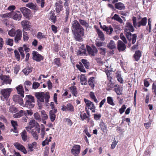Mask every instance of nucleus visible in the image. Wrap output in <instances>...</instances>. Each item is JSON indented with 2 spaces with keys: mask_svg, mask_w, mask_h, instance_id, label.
Masks as SVG:
<instances>
[{
  "mask_svg": "<svg viewBox=\"0 0 156 156\" xmlns=\"http://www.w3.org/2000/svg\"><path fill=\"white\" fill-rule=\"evenodd\" d=\"M63 2L61 0L57 1L55 3V10L57 13H59L63 10Z\"/></svg>",
  "mask_w": 156,
  "mask_h": 156,
  "instance_id": "obj_16",
  "label": "nucleus"
},
{
  "mask_svg": "<svg viewBox=\"0 0 156 156\" xmlns=\"http://www.w3.org/2000/svg\"><path fill=\"white\" fill-rule=\"evenodd\" d=\"M151 18L148 19V26L146 27V30L149 33L151 32Z\"/></svg>",
  "mask_w": 156,
  "mask_h": 156,
  "instance_id": "obj_41",
  "label": "nucleus"
},
{
  "mask_svg": "<svg viewBox=\"0 0 156 156\" xmlns=\"http://www.w3.org/2000/svg\"><path fill=\"white\" fill-rule=\"evenodd\" d=\"M11 92V89L6 88L2 89L1 91V93L5 100H7Z\"/></svg>",
  "mask_w": 156,
  "mask_h": 156,
  "instance_id": "obj_15",
  "label": "nucleus"
},
{
  "mask_svg": "<svg viewBox=\"0 0 156 156\" xmlns=\"http://www.w3.org/2000/svg\"><path fill=\"white\" fill-rule=\"evenodd\" d=\"M89 55L92 56H94L95 54H96L98 52V50L96 47L93 45H92L91 47L88 45L86 46Z\"/></svg>",
  "mask_w": 156,
  "mask_h": 156,
  "instance_id": "obj_7",
  "label": "nucleus"
},
{
  "mask_svg": "<svg viewBox=\"0 0 156 156\" xmlns=\"http://www.w3.org/2000/svg\"><path fill=\"white\" fill-rule=\"evenodd\" d=\"M20 9L25 17L27 18L29 16L30 12L29 9L26 7H22Z\"/></svg>",
  "mask_w": 156,
  "mask_h": 156,
  "instance_id": "obj_23",
  "label": "nucleus"
},
{
  "mask_svg": "<svg viewBox=\"0 0 156 156\" xmlns=\"http://www.w3.org/2000/svg\"><path fill=\"white\" fill-rule=\"evenodd\" d=\"M19 52V51L17 50H15L14 51L15 57L18 61H19L20 59V55Z\"/></svg>",
  "mask_w": 156,
  "mask_h": 156,
  "instance_id": "obj_54",
  "label": "nucleus"
},
{
  "mask_svg": "<svg viewBox=\"0 0 156 156\" xmlns=\"http://www.w3.org/2000/svg\"><path fill=\"white\" fill-rule=\"evenodd\" d=\"M89 95L90 98L93 100L96 103L98 102V100L97 99L94 93L92 92H90Z\"/></svg>",
  "mask_w": 156,
  "mask_h": 156,
  "instance_id": "obj_57",
  "label": "nucleus"
},
{
  "mask_svg": "<svg viewBox=\"0 0 156 156\" xmlns=\"http://www.w3.org/2000/svg\"><path fill=\"white\" fill-rule=\"evenodd\" d=\"M81 150L80 146L79 145L75 144L71 150V152L74 156L79 155Z\"/></svg>",
  "mask_w": 156,
  "mask_h": 156,
  "instance_id": "obj_8",
  "label": "nucleus"
},
{
  "mask_svg": "<svg viewBox=\"0 0 156 156\" xmlns=\"http://www.w3.org/2000/svg\"><path fill=\"white\" fill-rule=\"evenodd\" d=\"M95 45L98 47H100L101 46H103L105 45V43L100 41L98 39H97L95 41Z\"/></svg>",
  "mask_w": 156,
  "mask_h": 156,
  "instance_id": "obj_45",
  "label": "nucleus"
},
{
  "mask_svg": "<svg viewBox=\"0 0 156 156\" xmlns=\"http://www.w3.org/2000/svg\"><path fill=\"white\" fill-rule=\"evenodd\" d=\"M81 62L84 66L86 68H89V67L90 66V63L87 60L85 59H82L81 60Z\"/></svg>",
  "mask_w": 156,
  "mask_h": 156,
  "instance_id": "obj_47",
  "label": "nucleus"
},
{
  "mask_svg": "<svg viewBox=\"0 0 156 156\" xmlns=\"http://www.w3.org/2000/svg\"><path fill=\"white\" fill-rule=\"evenodd\" d=\"M15 147L19 150L23 152L24 154H26L27 151L25 147L22 144L18 142L15 143L14 144Z\"/></svg>",
  "mask_w": 156,
  "mask_h": 156,
  "instance_id": "obj_19",
  "label": "nucleus"
},
{
  "mask_svg": "<svg viewBox=\"0 0 156 156\" xmlns=\"http://www.w3.org/2000/svg\"><path fill=\"white\" fill-rule=\"evenodd\" d=\"M11 12L0 15V17L2 18H10L11 17Z\"/></svg>",
  "mask_w": 156,
  "mask_h": 156,
  "instance_id": "obj_58",
  "label": "nucleus"
},
{
  "mask_svg": "<svg viewBox=\"0 0 156 156\" xmlns=\"http://www.w3.org/2000/svg\"><path fill=\"white\" fill-rule=\"evenodd\" d=\"M41 119L47 120L48 119V116L44 111H41Z\"/></svg>",
  "mask_w": 156,
  "mask_h": 156,
  "instance_id": "obj_52",
  "label": "nucleus"
},
{
  "mask_svg": "<svg viewBox=\"0 0 156 156\" xmlns=\"http://www.w3.org/2000/svg\"><path fill=\"white\" fill-rule=\"evenodd\" d=\"M115 88L114 89V91L118 95H121L122 93H121L122 90H121L120 87L119 86H118L117 85H115L114 86Z\"/></svg>",
  "mask_w": 156,
  "mask_h": 156,
  "instance_id": "obj_44",
  "label": "nucleus"
},
{
  "mask_svg": "<svg viewBox=\"0 0 156 156\" xmlns=\"http://www.w3.org/2000/svg\"><path fill=\"white\" fill-rule=\"evenodd\" d=\"M26 6L27 7L30 8V9H35L36 7L34 3L32 2L29 3L27 4L26 5Z\"/></svg>",
  "mask_w": 156,
  "mask_h": 156,
  "instance_id": "obj_63",
  "label": "nucleus"
},
{
  "mask_svg": "<svg viewBox=\"0 0 156 156\" xmlns=\"http://www.w3.org/2000/svg\"><path fill=\"white\" fill-rule=\"evenodd\" d=\"M72 31L74 34V38L77 41H80L82 37L84 36V29L77 20L72 22Z\"/></svg>",
  "mask_w": 156,
  "mask_h": 156,
  "instance_id": "obj_1",
  "label": "nucleus"
},
{
  "mask_svg": "<svg viewBox=\"0 0 156 156\" xmlns=\"http://www.w3.org/2000/svg\"><path fill=\"white\" fill-rule=\"evenodd\" d=\"M133 27L131 23L127 22L124 28V34L129 42L132 41V44H134L136 42L137 37L136 34H132L131 33V32H133L134 30Z\"/></svg>",
  "mask_w": 156,
  "mask_h": 156,
  "instance_id": "obj_2",
  "label": "nucleus"
},
{
  "mask_svg": "<svg viewBox=\"0 0 156 156\" xmlns=\"http://www.w3.org/2000/svg\"><path fill=\"white\" fill-rule=\"evenodd\" d=\"M116 76L117 80L120 83H123V80L121 77V74L119 73H116Z\"/></svg>",
  "mask_w": 156,
  "mask_h": 156,
  "instance_id": "obj_50",
  "label": "nucleus"
},
{
  "mask_svg": "<svg viewBox=\"0 0 156 156\" xmlns=\"http://www.w3.org/2000/svg\"><path fill=\"white\" fill-rule=\"evenodd\" d=\"M32 83L28 80L26 81L24 83V86L26 91H28L29 89L31 88Z\"/></svg>",
  "mask_w": 156,
  "mask_h": 156,
  "instance_id": "obj_28",
  "label": "nucleus"
},
{
  "mask_svg": "<svg viewBox=\"0 0 156 156\" xmlns=\"http://www.w3.org/2000/svg\"><path fill=\"white\" fill-rule=\"evenodd\" d=\"M80 117L82 121H84L85 119H87V121L88 122L90 121V117L87 115L86 113L82 114L81 112Z\"/></svg>",
  "mask_w": 156,
  "mask_h": 156,
  "instance_id": "obj_39",
  "label": "nucleus"
},
{
  "mask_svg": "<svg viewBox=\"0 0 156 156\" xmlns=\"http://www.w3.org/2000/svg\"><path fill=\"white\" fill-rule=\"evenodd\" d=\"M95 77H91L89 78L88 80V83L92 89H94V86L95 84L96 83V82L94 80Z\"/></svg>",
  "mask_w": 156,
  "mask_h": 156,
  "instance_id": "obj_26",
  "label": "nucleus"
},
{
  "mask_svg": "<svg viewBox=\"0 0 156 156\" xmlns=\"http://www.w3.org/2000/svg\"><path fill=\"white\" fill-rule=\"evenodd\" d=\"M112 19L118 21L120 23H123V20L117 14H115Z\"/></svg>",
  "mask_w": 156,
  "mask_h": 156,
  "instance_id": "obj_43",
  "label": "nucleus"
},
{
  "mask_svg": "<svg viewBox=\"0 0 156 156\" xmlns=\"http://www.w3.org/2000/svg\"><path fill=\"white\" fill-rule=\"evenodd\" d=\"M107 47L109 49L112 50L115 49L116 48V45L114 42L112 40L107 45Z\"/></svg>",
  "mask_w": 156,
  "mask_h": 156,
  "instance_id": "obj_38",
  "label": "nucleus"
},
{
  "mask_svg": "<svg viewBox=\"0 0 156 156\" xmlns=\"http://www.w3.org/2000/svg\"><path fill=\"white\" fill-rule=\"evenodd\" d=\"M23 40L24 41H27L28 40L29 37L27 32L23 31Z\"/></svg>",
  "mask_w": 156,
  "mask_h": 156,
  "instance_id": "obj_60",
  "label": "nucleus"
},
{
  "mask_svg": "<svg viewBox=\"0 0 156 156\" xmlns=\"http://www.w3.org/2000/svg\"><path fill=\"white\" fill-rule=\"evenodd\" d=\"M50 106H51V110H52V112H55V113L57 112V110L55 106V104L54 102H51Z\"/></svg>",
  "mask_w": 156,
  "mask_h": 156,
  "instance_id": "obj_61",
  "label": "nucleus"
},
{
  "mask_svg": "<svg viewBox=\"0 0 156 156\" xmlns=\"http://www.w3.org/2000/svg\"><path fill=\"white\" fill-rule=\"evenodd\" d=\"M70 91L72 93L73 95L75 97H77L78 96V91L76 87L75 86H71L69 88Z\"/></svg>",
  "mask_w": 156,
  "mask_h": 156,
  "instance_id": "obj_24",
  "label": "nucleus"
},
{
  "mask_svg": "<svg viewBox=\"0 0 156 156\" xmlns=\"http://www.w3.org/2000/svg\"><path fill=\"white\" fill-rule=\"evenodd\" d=\"M25 99L26 100L25 104V107L29 108H33L34 105V98L32 95H27Z\"/></svg>",
  "mask_w": 156,
  "mask_h": 156,
  "instance_id": "obj_5",
  "label": "nucleus"
},
{
  "mask_svg": "<svg viewBox=\"0 0 156 156\" xmlns=\"http://www.w3.org/2000/svg\"><path fill=\"white\" fill-rule=\"evenodd\" d=\"M56 113H55V112H53L52 110H50L49 111L50 118L51 122H53L55 121L56 118L55 114Z\"/></svg>",
  "mask_w": 156,
  "mask_h": 156,
  "instance_id": "obj_42",
  "label": "nucleus"
},
{
  "mask_svg": "<svg viewBox=\"0 0 156 156\" xmlns=\"http://www.w3.org/2000/svg\"><path fill=\"white\" fill-rule=\"evenodd\" d=\"M99 126L101 130L103 132H105L108 130L107 125L102 121L100 122Z\"/></svg>",
  "mask_w": 156,
  "mask_h": 156,
  "instance_id": "obj_32",
  "label": "nucleus"
},
{
  "mask_svg": "<svg viewBox=\"0 0 156 156\" xmlns=\"http://www.w3.org/2000/svg\"><path fill=\"white\" fill-rule=\"evenodd\" d=\"M37 37L38 39H41L43 38H47V36L43 35V34L41 32H38L37 35Z\"/></svg>",
  "mask_w": 156,
  "mask_h": 156,
  "instance_id": "obj_51",
  "label": "nucleus"
},
{
  "mask_svg": "<svg viewBox=\"0 0 156 156\" xmlns=\"http://www.w3.org/2000/svg\"><path fill=\"white\" fill-rule=\"evenodd\" d=\"M141 55V53L140 51L137 50L136 51L134 55V57L135 60L138 61L140 59Z\"/></svg>",
  "mask_w": 156,
  "mask_h": 156,
  "instance_id": "obj_36",
  "label": "nucleus"
},
{
  "mask_svg": "<svg viewBox=\"0 0 156 156\" xmlns=\"http://www.w3.org/2000/svg\"><path fill=\"white\" fill-rule=\"evenodd\" d=\"M114 6L115 8L119 10H124L125 9L124 4L121 2L115 3L114 5Z\"/></svg>",
  "mask_w": 156,
  "mask_h": 156,
  "instance_id": "obj_25",
  "label": "nucleus"
},
{
  "mask_svg": "<svg viewBox=\"0 0 156 156\" xmlns=\"http://www.w3.org/2000/svg\"><path fill=\"white\" fill-rule=\"evenodd\" d=\"M50 14V19L52 22L54 23H55L56 20V17L55 15V14L54 13H52L51 12V13Z\"/></svg>",
  "mask_w": 156,
  "mask_h": 156,
  "instance_id": "obj_59",
  "label": "nucleus"
},
{
  "mask_svg": "<svg viewBox=\"0 0 156 156\" xmlns=\"http://www.w3.org/2000/svg\"><path fill=\"white\" fill-rule=\"evenodd\" d=\"M30 127L32 128H34V129H37L38 132L40 130V126L39 124L34 119L31 120L29 123Z\"/></svg>",
  "mask_w": 156,
  "mask_h": 156,
  "instance_id": "obj_17",
  "label": "nucleus"
},
{
  "mask_svg": "<svg viewBox=\"0 0 156 156\" xmlns=\"http://www.w3.org/2000/svg\"><path fill=\"white\" fill-rule=\"evenodd\" d=\"M96 32L98 35V37L102 41H104L105 40L104 35L103 33L99 28L96 29Z\"/></svg>",
  "mask_w": 156,
  "mask_h": 156,
  "instance_id": "obj_31",
  "label": "nucleus"
},
{
  "mask_svg": "<svg viewBox=\"0 0 156 156\" xmlns=\"http://www.w3.org/2000/svg\"><path fill=\"white\" fill-rule=\"evenodd\" d=\"M140 18L138 19V21L137 23V19L136 17L133 16L132 17L133 25L134 27L136 28L140 27L141 26H145L147 23V18L146 17L141 18L139 16Z\"/></svg>",
  "mask_w": 156,
  "mask_h": 156,
  "instance_id": "obj_3",
  "label": "nucleus"
},
{
  "mask_svg": "<svg viewBox=\"0 0 156 156\" xmlns=\"http://www.w3.org/2000/svg\"><path fill=\"white\" fill-rule=\"evenodd\" d=\"M100 54L103 56L105 55L106 53V49L105 48H98Z\"/></svg>",
  "mask_w": 156,
  "mask_h": 156,
  "instance_id": "obj_62",
  "label": "nucleus"
},
{
  "mask_svg": "<svg viewBox=\"0 0 156 156\" xmlns=\"http://www.w3.org/2000/svg\"><path fill=\"white\" fill-rule=\"evenodd\" d=\"M22 139L23 141L25 142L27 140L28 136L26 131L24 130L21 133Z\"/></svg>",
  "mask_w": 156,
  "mask_h": 156,
  "instance_id": "obj_37",
  "label": "nucleus"
},
{
  "mask_svg": "<svg viewBox=\"0 0 156 156\" xmlns=\"http://www.w3.org/2000/svg\"><path fill=\"white\" fill-rule=\"evenodd\" d=\"M13 40L10 38H7L5 40V43L10 46H12L13 44Z\"/></svg>",
  "mask_w": 156,
  "mask_h": 156,
  "instance_id": "obj_49",
  "label": "nucleus"
},
{
  "mask_svg": "<svg viewBox=\"0 0 156 156\" xmlns=\"http://www.w3.org/2000/svg\"><path fill=\"white\" fill-rule=\"evenodd\" d=\"M53 64L57 67H61L62 65V63L61 62L60 59L59 58H56L53 60Z\"/></svg>",
  "mask_w": 156,
  "mask_h": 156,
  "instance_id": "obj_34",
  "label": "nucleus"
},
{
  "mask_svg": "<svg viewBox=\"0 0 156 156\" xmlns=\"http://www.w3.org/2000/svg\"><path fill=\"white\" fill-rule=\"evenodd\" d=\"M36 129H32V130L31 134L33 138L35 140H37L38 138V134L39 133L40 131L38 132V131Z\"/></svg>",
  "mask_w": 156,
  "mask_h": 156,
  "instance_id": "obj_33",
  "label": "nucleus"
},
{
  "mask_svg": "<svg viewBox=\"0 0 156 156\" xmlns=\"http://www.w3.org/2000/svg\"><path fill=\"white\" fill-rule=\"evenodd\" d=\"M11 18L15 20L20 21L21 20L22 16L20 11H16L11 12Z\"/></svg>",
  "mask_w": 156,
  "mask_h": 156,
  "instance_id": "obj_10",
  "label": "nucleus"
},
{
  "mask_svg": "<svg viewBox=\"0 0 156 156\" xmlns=\"http://www.w3.org/2000/svg\"><path fill=\"white\" fill-rule=\"evenodd\" d=\"M16 89L18 94H20L21 97H23L24 96V90L22 86L20 85L16 87Z\"/></svg>",
  "mask_w": 156,
  "mask_h": 156,
  "instance_id": "obj_30",
  "label": "nucleus"
},
{
  "mask_svg": "<svg viewBox=\"0 0 156 156\" xmlns=\"http://www.w3.org/2000/svg\"><path fill=\"white\" fill-rule=\"evenodd\" d=\"M16 34V30L14 28H12L8 32V34L11 37H15Z\"/></svg>",
  "mask_w": 156,
  "mask_h": 156,
  "instance_id": "obj_46",
  "label": "nucleus"
},
{
  "mask_svg": "<svg viewBox=\"0 0 156 156\" xmlns=\"http://www.w3.org/2000/svg\"><path fill=\"white\" fill-rule=\"evenodd\" d=\"M114 83L112 81L108 82L107 84V90H109L114 87Z\"/></svg>",
  "mask_w": 156,
  "mask_h": 156,
  "instance_id": "obj_55",
  "label": "nucleus"
},
{
  "mask_svg": "<svg viewBox=\"0 0 156 156\" xmlns=\"http://www.w3.org/2000/svg\"><path fill=\"white\" fill-rule=\"evenodd\" d=\"M62 110L63 111H67L70 112H73L74 111V107L71 103H68L66 105L62 106Z\"/></svg>",
  "mask_w": 156,
  "mask_h": 156,
  "instance_id": "obj_14",
  "label": "nucleus"
},
{
  "mask_svg": "<svg viewBox=\"0 0 156 156\" xmlns=\"http://www.w3.org/2000/svg\"><path fill=\"white\" fill-rule=\"evenodd\" d=\"M64 1H65L64 3V5L65 9L66 15L65 19V22H66L68 20L70 12V7L69 6V3L70 2V0H64Z\"/></svg>",
  "mask_w": 156,
  "mask_h": 156,
  "instance_id": "obj_6",
  "label": "nucleus"
},
{
  "mask_svg": "<svg viewBox=\"0 0 156 156\" xmlns=\"http://www.w3.org/2000/svg\"><path fill=\"white\" fill-rule=\"evenodd\" d=\"M32 71V69H23L22 70V71L26 75H27L29 73L31 72Z\"/></svg>",
  "mask_w": 156,
  "mask_h": 156,
  "instance_id": "obj_64",
  "label": "nucleus"
},
{
  "mask_svg": "<svg viewBox=\"0 0 156 156\" xmlns=\"http://www.w3.org/2000/svg\"><path fill=\"white\" fill-rule=\"evenodd\" d=\"M33 59L37 62L43 60L44 59L43 56L39 54L36 51H33L32 53Z\"/></svg>",
  "mask_w": 156,
  "mask_h": 156,
  "instance_id": "obj_13",
  "label": "nucleus"
},
{
  "mask_svg": "<svg viewBox=\"0 0 156 156\" xmlns=\"http://www.w3.org/2000/svg\"><path fill=\"white\" fill-rule=\"evenodd\" d=\"M80 24L84 26L86 29H87L89 27V23L87 22L84 20L79 19V20Z\"/></svg>",
  "mask_w": 156,
  "mask_h": 156,
  "instance_id": "obj_35",
  "label": "nucleus"
},
{
  "mask_svg": "<svg viewBox=\"0 0 156 156\" xmlns=\"http://www.w3.org/2000/svg\"><path fill=\"white\" fill-rule=\"evenodd\" d=\"M24 113L23 110H20L19 112L13 115V117L16 118H18L23 115Z\"/></svg>",
  "mask_w": 156,
  "mask_h": 156,
  "instance_id": "obj_48",
  "label": "nucleus"
},
{
  "mask_svg": "<svg viewBox=\"0 0 156 156\" xmlns=\"http://www.w3.org/2000/svg\"><path fill=\"white\" fill-rule=\"evenodd\" d=\"M16 34L14 38L15 43H18L19 41L21 40L22 37V32L21 30L18 29L16 30Z\"/></svg>",
  "mask_w": 156,
  "mask_h": 156,
  "instance_id": "obj_20",
  "label": "nucleus"
},
{
  "mask_svg": "<svg viewBox=\"0 0 156 156\" xmlns=\"http://www.w3.org/2000/svg\"><path fill=\"white\" fill-rule=\"evenodd\" d=\"M126 48L125 44L122 41L119 40L118 41L117 48L119 51H124Z\"/></svg>",
  "mask_w": 156,
  "mask_h": 156,
  "instance_id": "obj_22",
  "label": "nucleus"
},
{
  "mask_svg": "<svg viewBox=\"0 0 156 156\" xmlns=\"http://www.w3.org/2000/svg\"><path fill=\"white\" fill-rule=\"evenodd\" d=\"M107 103L109 105L112 106H114L115 105V104L113 102V100L112 97H108L107 98Z\"/></svg>",
  "mask_w": 156,
  "mask_h": 156,
  "instance_id": "obj_53",
  "label": "nucleus"
},
{
  "mask_svg": "<svg viewBox=\"0 0 156 156\" xmlns=\"http://www.w3.org/2000/svg\"><path fill=\"white\" fill-rule=\"evenodd\" d=\"M100 27L104 31H105L107 34L109 35H111L113 31V29L111 26H107L105 25L102 26L101 25Z\"/></svg>",
  "mask_w": 156,
  "mask_h": 156,
  "instance_id": "obj_18",
  "label": "nucleus"
},
{
  "mask_svg": "<svg viewBox=\"0 0 156 156\" xmlns=\"http://www.w3.org/2000/svg\"><path fill=\"white\" fill-rule=\"evenodd\" d=\"M21 24L23 29V31L24 30H29L31 27V23L28 20H23L21 22Z\"/></svg>",
  "mask_w": 156,
  "mask_h": 156,
  "instance_id": "obj_12",
  "label": "nucleus"
},
{
  "mask_svg": "<svg viewBox=\"0 0 156 156\" xmlns=\"http://www.w3.org/2000/svg\"><path fill=\"white\" fill-rule=\"evenodd\" d=\"M34 119L38 122H41V116L39 114L38 112L35 113L34 115Z\"/></svg>",
  "mask_w": 156,
  "mask_h": 156,
  "instance_id": "obj_56",
  "label": "nucleus"
},
{
  "mask_svg": "<svg viewBox=\"0 0 156 156\" xmlns=\"http://www.w3.org/2000/svg\"><path fill=\"white\" fill-rule=\"evenodd\" d=\"M80 82L82 85H86L87 84V78L84 74H82L80 76Z\"/></svg>",
  "mask_w": 156,
  "mask_h": 156,
  "instance_id": "obj_29",
  "label": "nucleus"
},
{
  "mask_svg": "<svg viewBox=\"0 0 156 156\" xmlns=\"http://www.w3.org/2000/svg\"><path fill=\"white\" fill-rule=\"evenodd\" d=\"M35 95L37 100L40 102H43L44 100L46 104L48 102L50 98V95L48 92H37L35 93Z\"/></svg>",
  "mask_w": 156,
  "mask_h": 156,
  "instance_id": "obj_4",
  "label": "nucleus"
},
{
  "mask_svg": "<svg viewBox=\"0 0 156 156\" xmlns=\"http://www.w3.org/2000/svg\"><path fill=\"white\" fill-rule=\"evenodd\" d=\"M84 101L86 103L87 106L89 107H90V109L92 111V112H95V107L93 102L86 99H84Z\"/></svg>",
  "mask_w": 156,
  "mask_h": 156,
  "instance_id": "obj_21",
  "label": "nucleus"
},
{
  "mask_svg": "<svg viewBox=\"0 0 156 156\" xmlns=\"http://www.w3.org/2000/svg\"><path fill=\"white\" fill-rule=\"evenodd\" d=\"M30 50V48L27 47L26 44H24L23 47H20L18 48V50L20 54L21 59H23L25 57L24 51H25L27 53Z\"/></svg>",
  "mask_w": 156,
  "mask_h": 156,
  "instance_id": "obj_9",
  "label": "nucleus"
},
{
  "mask_svg": "<svg viewBox=\"0 0 156 156\" xmlns=\"http://www.w3.org/2000/svg\"><path fill=\"white\" fill-rule=\"evenodd\" d=\"M0 79L2 81V84H10L12 81L10 77L9 76L2 74L0 75Z\"/></svg>",
  "mask_w": 156,
  "mask_h": 156,
  "instance_id": "obj_11",
  "label": "nucleus"
},
{
  "mask_svg": "<svg viewBox=\"0 0 156 156\" xmlns=\"http://www.w3.org/2000/svg\"><path fill=\"white\" fill-rule=\"evenodd\" d=\"M37 146V143L36 142H34L31 144H28V148L29 150L32 151H34V148L36 147Z\"/></svg>",
  "mask_w": 156,
  "mask_h": 156,
  "instance_id": "obj_40",
  "label": "nucleus"
},
{
  "mask_svg": "<svg viewBox=\"0 0 156 156\" xmlns=\"http://www.w3.org/2000/svg\"><path fill=\"white\" fill-rule=\"evenodd\" d=\"M11 123L12 126L13 127L14 129L11 130V131H13V132L15 133H17L18 131L17 130V127L18 126L17 122L16 121L12 120L11 121Z\"/></svg>",
  "mask_w": 156,
  "mask_h": 156,
  "instance_id": "obj_27",
  "label": "nucleus"
}]
</instances>
